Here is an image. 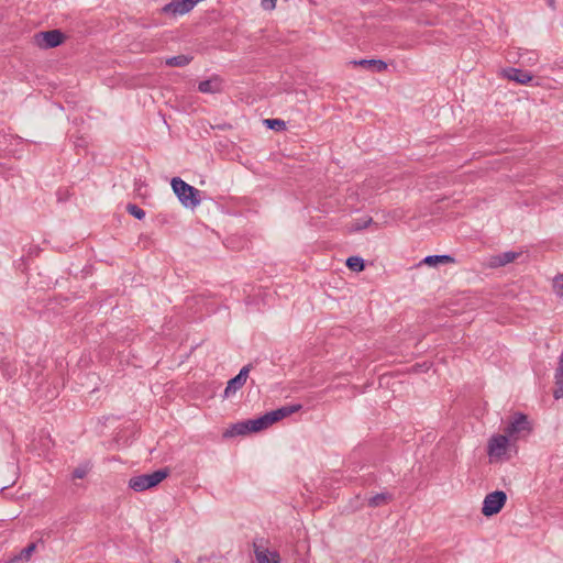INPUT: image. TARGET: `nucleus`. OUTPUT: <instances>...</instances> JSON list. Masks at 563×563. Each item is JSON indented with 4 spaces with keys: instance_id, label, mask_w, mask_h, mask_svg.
<instances>
[{
    "instance_id": "f257e3e1",
    "label": "nucleus",
    "mask_w": 563,
    "mask_h": 563,
    "mask_svg": "<svg viewBox=\"0 0 563 563\" xmlns=\"http://www.w3.org/2000/svg\"><path fill=\"white\" fill-rule=\"evenodd\" d=\"M172 188L178 200L185 208L195 209L199 206L200 190L184 181L180 177L172 179Z\"/></svg>"
},
{
    "instance_id": "f03ea898",
    "label": "nucleus",
    "mask_w": 563,
    "mask_h": 563,
    "mask_svg": "<svg viewBox=\"0 0 563 563\" xmlns=\"http://www.w3.org/2000/svg\"><path fill=\"white\" fill-rule=\"evenodd\" d=\"M169 475L167 467L159 468L151 474L133 476L129 481V487L134 492H143L155 487Z\"/></svg>"
},
{
    "instance_id": "7ed1b4c3",
    "label": "nucleus",
    "mask_w": 563,
    "mask_h": 563,
    "mask_svg": "<svg viewBox=\"0 0 563 563\" xmlns=\"http://www.w3.org/2000/svg\"><path fill=\"white\" fill-rule=\"evenodd\" d=\"M507 501V495L503 490H495L485 496L482 507V514L490 517L500 512Z\"/></svg>"
},
{
    "instance_id": "20e7f679",
    "label": "nucleus",
    "mask_w": 563,
    "mask_h": 563,
    "mask_svg": "<svg viewBox=\"0 0 563 563\" xmlns=\"http://www.w3.org/2000/svg\"><path fill=\"white\" fill-rule=\"evenodd\" d=\"M505 432L510 437H519L521 433H530L531 424L528 416L521 412L515 413L512 420L505 429Z\"/></svg>"
},
{
    "instance_id": "39448f33",
    "label": "nucleus",
    "mask_w": 563,
    "mask_h": 563,
    "mask_svg": "<svg viewBox=\"0 0 563 563\" xmlns=\"http://www.w3.org/2000/svg\"><path fill=\"white\" fill-rule=\"evenodd\" d=\"M35 38L40 47L54 48L64 43L65 35L60 30H51L37 33Z\"/></svg>"
},
{
    "instance_id": "423d86ee",
    "label": "nucleus",
    "mask_w": 563,
    "mask_h": 563,
    "mask_svg": "<svg viewBox=\"0 0 563 563\" xmlns=\"http://www.w3.org/2000/svg\"><path fill=\"white\" fill-rule=\"evenodd\" d=\"M251 367V364L243 366L240 369L239 374L228 382L223 394L224 398H229L231 395L235 394L239 389H241L244 386V384L247 380Z\"/></svg>"
},
{
    "instance_id": "0eeeda50",
    "label": "nucleus",
    "mask_w": 563,
    "mask_h": 563,
    "mask_svg": "<svg viewBox=\"0 0 563 563\" xmlns=\"http://www.w3.org/2000/svg\"><path fill=\"white\" fill-rule=\"evenodd\" d=\"M509 437L510 435H508L506 432L505 434H497L492 437L488 441V455L497 457L504 455L506 453Z\"/></svg>"
},
{
    "instance_id": "6e6552de",
    "label": "nucleus",
    "mask_w": 563,
    "mask_h": 563,
    "mask_svg": "<svg viewBox=\"0 0 563 563\" xmlns=\"http://www.w3.org/2000/svg\"><path fill=\"white\" fill-rule=\"evenodd\" d=\"M300 409H301V405H299V404L290 405V406H283L280 408H277L275 410L266 412L265 417H266L268 424L272 426L273 423L299 411Z\"/></svg>"
},
{
    "instance_id": "1a4fd4ad",
    "label": "nucleus",
    "mask_w": 563,
    "mask_h": 563,
    "mask_svg": "<svg viewBox=\"0 0 563 563\" xmlns=\"http://www.w3.org/2000/svg\"><path fill=\"white\" fill-rule=\"evenodd\" d=\"M253 547L257 563H280V555L277 551H269L256 542L253 543Z\"/></svg>"
},
{
    "instance_id": "9d476101",
    "label": "nucleus",
    "mask_w": 563,
    "mask_h": 563,
    "mask_svg": "<svg viewBox=\"0 0 563 563\" xmlns=\"http://www.w3.org/2000/svg\"><path fill=\"white\" fill-rule=\"evenodd\" d=\"M521 255V252L507 251L500 254L492 255L488 260V266L492 268L503 267L512 263Z\"/></svg>"
},
{
    "instance_id": "9b49d317",
    "label": "nucleus",
    "mask_w": 563,
    "mask_h": 563,
    "mask_svg": "<svg viewBox=\"0 0 563 563\" xmlns=\"http://www.w3.org/2000/svg\"><path fill=\"white\" fill-rule=\"evenodd\" d=\"M198 90L202 93H218L222 90V79L214 75L207 80H202L198 85Z\"/></svg>"
},
{
    "instance_id": "f8f14e48",
    "label": "nucleus",
    "mask_w": 563,
    "mask_h": 563,
    "mask_svg": "<svg viewBox=\"0 0 563 563\" xmlns=\"http://www.w3.org/2000/svg\"><path fill=\"white\" fill-rule=\"evenodd\" d=\"M504 75L509 80L516 81L521 85H526L532 80V75L529 71L514 67L505 69Z\"/></svg>"
},
{
    "instance_id": "ddd939ff",
    "label": "nucleus",
    "mask_w": 563,
    "mask_h": 563,
    "mask_svg": "<svg viewBox=\"0 0 563 563\" xmlns=\"http://www.w3.org/2000/svg\"><path fill=\"white\" fill-rule=\"evenodd\" d=\"M553 396L555 399L563 398V353L560 356V362L555 369V388Z\"/></svg>"
},
{
    "instance_id": "4468645a",
    "label": "nucleus",
    "mask_w": 563,
    "mask_h": 563,
    "mask_svg": "<svg viewBox=\"0 0 563 563\" xmlns=\"http://www.w3.org/2000/svg\"><path fill=\"white\" fill-rule=\"evenodd\" d=\"M352 63L357 66L373 69L377 73H382L387 69V64L382 59H360L353 60Z\"/></svg>"
},
{
    "instance_id": "2eb2a0df",
    "label": "nucleus",
    "mask_w": 563,
    "mask_h": 563,
    "mask_svg": "<svg viewBox=\"0 0 563 563\" xmlns=\"http://www.w3.org/2000/svg\"><path fill=\"white\" fill-rule=\"evenodd\" d=\"M36 550V543L32 542L24 549H22L18 554H15L13 558L10 559L11 563H19V562H27L31 560L32 554Z\"/></svg>"
},
{
    "instance_id": "dca6fc26",
    "label": "nucleus",
    "mask_w": 563,
    "mask_h": 563,
    "mask_svg": "<svg viewBox=\"0 0 563 563\" xmlns=\"http://www.w3.org/2000/svg\"><path fill=\"white\" fill-rule=\"evenodd\" d=\"M191 60H192V56H190V55H184V54H180V55H177V56L168 57V58L165 60V64H166L168 67H185V66H187Z\"/></svg>"
},
{
    "instance_id": "f3484780",
    "label": "nucleus",
    "mask_w": 563,
    "mask_h": 563,
    "mask_svg": "<svg viewBox=\"0 0 563 563\" xmlns=\"http://www.w3.org/2000/svg\"><path fill=\"white\" fill-rule=\"evenodd\" d=\"M249 426V431L251 432H258L269 427L265 413L256 419H249L246 420Z\"/></svg>"
},
{
    "instance_id": "a211bd4d",
    "label": "nucleus",
    "mask_w": 563,
    "mask_h": 563,
    "mask_svg": "<svg viewBox=\"0 0 563 563\" xmlns=\"http://www.w3.org/2000/svg\"><path fill=\"white\" fill-rule=\"evenodd\" d=\"M250 433L246 420L234 423L224 432V437L245 435Z\"/></svg>"
},
{
    "instance_id": "6ab92c4d",
    "label": "nucleus",
    "mask_w": 563,
    "mask_h": 563,
    "mask_svg": "<svg viewBox=\"0 0 563 563\" xmlns=\"http://www.w3.org/2000/svg\"><path fill=\"white\" fill-rule=\"evenodd\" d=\"M454 262L455 260L451 255H429L424 257V260L422 261V263L430 266H435L438 264H449Z\"/></svg>"
},
{
    "instance_id": "aec40b11",
    "label": "nucleus",
    "mask_w": 563,
    "mask_h": 563,
    "mask_svg": "<svg viewBox=\"0 0 563 563\" xmlns=\"http://www.w3.org/2000/svg\"><path fill=\"white\" fill-rule=\"evenodd\" d=\"M393 499V495L388 493H378L368 499L369 507H379Z\"/></svg>"
},
{
    "instance_id": "412c9836",
    "label": "nucleus",
    "mask_w": 563,
    "mask_h": 563,
    "mask_svg": "<svg viewBox=\"0 0 563 563\" xmlns=\"http://www.w3.org/2000/svg\"><path fill=\"white\" fill-rule=\"evenodd\" d=\"M346 266L353 271V272H362L364 271L365 268V262L362 257L360 256H350L347 260H346Z\"/></svg>"
},
{
    "instance_id": "4be33fe9",
    "label": "nucleus",
    "mask_w": 563,
    "mask_h": 563,
    "mask_svg": "<svg viewBox=\"0 0 563 563\" xmlns=\"http://www.w3.org/2000/svg\"><path fill=\"white\" fill-rule=\"evenodd\" d=\"M90 471V465L89 463H85V464H81L79 466H77L74 471H73V478L76 479H81L84 477L87 476V474L89 473Z\"/></svg>"
},
{
    "instance_id": "5701e85b",
    "label": "nucleus",
    "mask_w": 563,
    "mask_h": 563,
    "mask_svg": "<svg viewBox=\"0 0 563 563\" xmlns=\"http://www.w3.org/2000/svg\"><path fill=\"white\" fill-rule=\"evenodd\" d=\"M126 211L137 220H142L145 218V211L134 203H129L126 206Z\"/></svg>"
},
{
    "instance_id": "b1692460",
    "label": "nucleus",
    "mask_w": 563,
    "mask_h": 563,
    "mask_svg": "<svg viewBox=\"0 0 563 563\" xmlns=\"http://www.w3.org/2000/svg\"><path fill=\"white\" fill-rule=\"evenodd\" d=\"M265 124L267 128L273 129L275 131H282L285 130L286 124L280 119H267L265 120Z\"/></svg>"
},
{
    "instance_id": "393cba45",
    "label": "nucleus",
    "mask_w": 563,
    "mask_h": 563,
    "mask_svg": "<svg viewBox=\"0 0 563 563\" xmlns=\"http://www.w3.org/2000/svg\"><path fill=\"white\" fill-rule=\"evenodd\" d=\"M553 289L559 297L563 298V274L554 278Z\"/></svg>"
},
{
    "instance_id": "a878e982",
    "label": "nucleus",
    "mask_w": 563,
    "mask_h": 563,
    "mask_svg": "<svg viewBox=\"0 0 563 563\" xmlns=\"http://www.w3.org/2000/svg\"><path fill=\"white\" fill-rule=\"evenodd\" d=\"M372 218L367 217V218H362V219H357L355 221V223L353 224V228L354 230L356 231H360V230H363L365 228H367L371 223H372Z\"/></svg>"
},
{
    "instance_id": "bb28decb",
    "label": "nucleus",
    "mask_w": 563,
    "mask_h": 563,
    "mask_svg": "<svg viewBox=\"0 0 563 563\" xmlns=\"http://www.w3.org/2000/svg\"><path fill=\"white\" fill-rule=\"evenodd\" d=\"M277 0H262V5L264 9L272 10L275 8Z\"/></svg>"
},
{
    "instance_id": "cd10ccee",
    "label": "nucleus",
    "mask_w": 563,
    "mask_h": 563,
    "mask_svg": "<svg viewBox=\"0 0 563 563\" xmlns=\"http://www.w3.org/2000/svg\"><path fill=\"white\" fill-rule=\"evenodd\" d=\"M548 5L552 9H554L555 0H547Z\"/></svg>"
}]
</instances>
